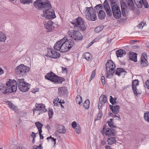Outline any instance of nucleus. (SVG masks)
<instances>
[{
  "mask_svg": "<svg viewBox=\"0 0 149 149\" xmlns=\"http://www.w3.org/2000/svg\"><path fill=\"white\" fill-rule=\"evenodd\" d=\"M35 125L37 127L38 132H41L42 130V128L43 126V125L40 123L39 122H37L35 123Z\"/></svg>",
  "mask_w": 149,
  "mask_h": 149,
  "instance_id": "obj_28",
  "label": "nucleus"
},
{
  "mask_svg": "<svg viewBox=\"0 0 149 149\" xmlns=\"http://www.w3.org/2000/svg\"><path fill=\"white\" fill-rule=\"evenodd\" d=\"M4 73L3 70L2 69H0V75H1Z\"/></svg>",
  "mask_w": 149,
  "mask_h": 149,
  "instance_id": "obj_64",
  "label": "nucleus"
},
{
  "mask_svg": "<svg viewBox=\"0 0 149 149\" xmlns=\"http://www.w3.org/2000/svg\"><path fill=\"white\" fill-rule=\"evenodd\" d=\"M48 113L49 118H51L54 114L53 111L52 109L50 108L49 109V111H48Z\"/></svg>",
  "mask_w": 149,
  "mask_h": 149,
  "instance_id": "obj_41",
  "label": "nucleus"
},
{
  "mask_svg": "<svg viewBox=\"0 0 149 149\" xmlns=\"http://www.w3.org/2000/svg\"><path fill=\"white\" fill-rule=\"evenodd\" d=\"M102 111L101 110H99L98 113L97 115V118H100V119L101 118L102 116Z\"/></svg>",
  "mask_w": 149,
  "mask_h": 149,
  "instance_id": "obj_47",
  "label": "nucleus"
},
{
  "mask_svg": "<svg viewBox=\"0 0 149 149\" xmlns=\"http://www.w3.org/2000/svg\"><path fill=\"white\" fill-rule=\"evenodd\" d=\"M127 5L131 10H135V6L132 0H126Z\"/></svg>",
  "mask_w": 149,
  "mask_h": 149,
  "instance_id": "obj_24",
  "label": "nucleus"
},
{
  "mask_svg": "<svg viewBox=\"0 0 149 149\" xmlns=\"http://www.w3.org/2000/svg\"><path fill=\"white\" fill-rule=\"evenodd\" d=\"M142 4L144 5L145 8H148L149 7L148 4L147 0L144 1L142 2Z\"/></svg>",
  "mask_w": 149,
  "mask_h": 149,
  "instance_id": "obj_46",
  "label": "nucleus"
},
{
  "mask_svg": "<svg viewBox=\"0 0 149 149\" xmlns=\"http://www.w3.org/2000/svg\"><path fill=\"white\" fill-rule=\"evenodd\" d=\"M68 33L71 38L75 40H80L83 38L81 33L78 31L70 30L68 32Z\"/></svg>",
  "mask_w": 149,
  "mask_h": 149,
  "instance_id": "obj_11",
  "label": "nucleus"
},
{
  "mask_svg": "<svg viewBox=\"0 0 149 149\" xmlns=\"http://www.w3.org/2000/svg\"><path fill=\"white\" fill-rule=\"evenodd\" d=\"M57 127L58 129L57 131H56V132H58L59 133L62 134L65 133L66 130L63 126L61 125H58Z\"/></svg>",
  "mask_w": 149,
  "mask_h": 149,
  "instance_id": "obj_26",
  "label": "nucleus"
},
{
  "mask_svg": "<svg viewBox=\"0 0 149 149\" xmlns=\"http://www.w3.org/2000/svg\"><path fill=\"white\" fill-rule=\"evenodd\" d=\"M61 41L62 43L61 45V49L62 50V52L63 53L69 51L75 45L73 40L68 39L67 37L65 36L61 40Z\"/></svg>",
  "mask_w": 149,
  "mask_h": 149,
  "instance_id": "obj_4",
  "label": "nucleus"
},
{
  "mask_svg": "<svg viewBox=\"0 0 149 149\" xmlns=\"http://www.w3.org/2000/svg\"><path fill=\"white\" fill-rule=\"evenodd\" d=\"M127 72L123 68H117L115 72V74L120 76L123 74V73H127Z\"/></svg>",
  "mask_w": 149,
  "mask_h": 149,
  "instance_id": "obj_20",
  "label": "nucleus"
},
{
  "mask_svg": "<svg viewBox=\"0 0 149 149\" xmlns=\"http://www.w3.org/2000/svg\"><path fill=\"white\" fill-rule=\"evenodd\" d=\"M75 131L77 134H79L80 132V128L79 127L77 126L76 128Z\"/></svg>",
  "mask_w": 149,
  "mask_h": 149,
  "instance_id": "obj_49",
  "label": "nucleus"
},
{
  "mask_svg": "<svg viewBox=\"0 0 149 149\" xmlns=\"http://www.w3.org/2000/svg\"><path fill=\"white\" fill-rule=\"evenodd\" d=\"M36 133H35L34 132H32L31 136L33 138H35L36 137Z\"/></svg>",
  "mask_w": 149,
  "mask_h": 149,
  "instance_id": "obj_57",
  "label": "nucleus"
},
{
  "mask_svg": "<svg viewBox=\"0 0 149 149\" xmlns=\"http://www.w3.org/2000/svg\"><path fill=\"white\" fill-rule=\"evenodd\" d=\"M113 120L112 119H110V121H108L107 122V123H108V125L111 127V128H116L118 129V128L116 127V126L114 125L113 124L112 121Z\"/></svg>",
  "mask_w": 149,
  "mask_h": 149,
  "instance_id": "obj_34",
  "label": "nucleus"
},
{
  "mask_svg": "<svg viewBox=\"0 0 149 149\" xmlns=\"http://www.w3.org/2000/svg\"><path fill=\"white\" fill-rule=\"evenodd\" d=\"M71 23L74 26V28L77 27V29L81 31H84L86 29L84 20L80 17H78L72 20Z\"/></svg>",
  "mask_w": 149,
  "mask_h": 149,
  "instance_id": "obj_7",
  "label": "nucleus"
},
{
  "mask_svg": "<svg viewBox=\"0 0 149 149\" xmlns=\"http://www.w3.org/2000/svg\"><path fill=\"white\" fill-rule=\"evenodd\" d=\"M46 56L50 58L56 59L60 57V54L59 53L54 51L52 49H49L48 50Z\"/></svg>",
  "mask_w": 149,
  "mask_h": 149,
  "instance_id": "obj_12",
  "label": "nucleus"
},
{
  "mask_svg": "<svg viewBox=\"0 0 149 149\" xmlns=\"http://www.w3.org/2000/svg\"><path fill=\"white\" fill-rule=\"evenodd\" d=\"M116 54L117 57H121L123 56V55H125L126 54V52L123 49H119L116 51Z\"/></svg>",
  "mask_w": 149,
  "mask_h": 149,
  "instance_id": "obj_23",
  "label": "nucleus"
},
{
  "mask_svg": "<svg viewBox=\"0 0 149 149\" xmlns=\"http://www.w3.org/2000/svg\"><path fill=\"white\" fill-rule=\"evenodd\" d=\"M42 132V131L40 132H39V134L40 138L41 139H43L44 138V137L43 136V135H42L41 134V133Z\"/></svg>",
  "mask_w": 149,
  "mask_h": 149,
  "instance_id": "obj_59",
  "label": "nucleus"
},
{
  "mask_svg": "<svg viewBox=\"0 0 149 149\" xmlns=\"http://www.w3.org/2000/svg\"><path fill=\"white\" fill-rule=\"evenodd\" d=\"M105 148L106 149H113L111 148V147L110 146L108 145L105 146Z\"/></svg>",
  "mask_w": 149,
  "mask_h": 149,
  "instance_id": "obj_62",
  "label": "nucleus"
},
{
  "mask_svg": "<svg viewBox=\"0 0 149 149\" xmlns=\"http://www.w3.org/2000/svg\"><path fill=\"white\" fill-rule=\"evenodd\" d=\"M105 13L103 10H100L99 11L98 13V17L99 19L103 20L105 18Z\"/></svg>",
  "mask_w": 149,
  "mask_h": 149,
  "instance_id": "obj_27",
  "label": "nucleus"
},
{
  "mask_svg": "<svg viewBox=\"0 0 149 149\" xmlns=\"http://www.w3.org/2000/svg\"><path fill=\"white\" fill-rule=\"evenodd\" d=\"M91 54L89 52L85 53L83 55L84 58L87 61H89L91 59Z\"/></svg>",
  "mask_w": 149,
  "mask_h": 149,
  "instance_id": "obj_30",
  "label": "nucleus"
},
{
  "mask_svg": "<svg viewBox=\"0 0 149 149\" xmlns=\"http://www.w3.org/2000/svg\"><path fill=\"white\" fill-rule=\"evenodd\" d=\"M145 23H143L142 22H141L139 25V27L140 29H142L143 26L145 25Z\"/></svg>",
  "mask_w": 149,
  "mask_h": 149,
  "instance_id": "obj_53",
  "label": "nucleus"
},
{
  "mask_svg": "<svg viewBox=\"0 0 149 149\" xmlns=\"http://www.w3.org/2000/svg\"><path fill=\"white\" fill-rule=\"evenodd\" d=\"M42 145L40 144L39 146L34 145L33 146V149H41Z\"/></svg>",
  "mask_w": 149,
  "mask_h": 149,
  "instance_id": "obj_48",
  "label": "nucleus"
},
{
  "mask_svg": "<svg viewBox=\"0 0 149 149\" xmlns=\"http://www.w3.org/2000/svg\"><path fill=\"white\" fill-rule=\"evenodd\" d=\"M132 88L134 94L136 95H137L138 93H137V91H136V87H132Z\"/></svg>",
  "mask_w": 149,
  "mask_h": 149,
  "instance_id": "obj_51",
  "label": "nucleus"
},
{
  "mask_svg": "<svg viewBox=\"0 0 149 149\" xmlns=\"http://www.w3.org/2000/svg\"><path fill=\"white\" fill-rule=\"evenodd\" d=\"M46 128L48 130H51V127L49 125H47L46 126Z\"/></svg>",
  "mask_w": 149,
  "mask_h": 149,
  "instance_id": "obj_63",
  "label": "nucleus"
},
{
  "mask_svg": "<svg viewBox=\"0 0 149 149\" xmlns=\"http://www.w3.org/2000/svg\"><path fill=\"white\" fill-rule=\"evenodd\" d=\"M120 115L119 114H118L117 115L114 114L113 117H117L118 118L119 120H120L121 119V118H120Z\"/></svg>",
  "mask_w": 149,
  "mask_h": 149,
  "instance_id": "obj_60",
  "label": "nucleus"
},
{
  "mask_svg": "<svg viewBox=\"0 0 149 149\" xmlns=\"http://www.w3.org/2000/svg\"><path fill=\"white\" fill-rule=\"evenodd\" d=\"M67 88L65 87H59L58 88V93L60 95H64L67 93Z\"/></svg>",
  "mask_w": 149,
  "mask_h": 149,
  "instance_id": "obj_17",
  "label": "nucleus"
},
{
  "mask_svg": "<svg viewBox=\"0 0 149 149\" xmlns=\"http://www.w3.org/2000/svg\"><path fill=\"white\" fill-rule=\"evenodd\" d=\"M116 132L115 130L112 128L110 129L108 128L106 129L105 134L109 136H115L116 134Z\"/></svg>",
  "mask_w": 149,
  "mask_h": 149,
  "instance_id": "obj_15",
  "label": "nucleus"
},
{
  "mask_svg": "<svg viewBox=\"0 0 149 149\" xmlns=\"http://www.w3.org/2000/svg\"><path fill=\"white\" fill-rule=\"evenodd\" d=\"M146 55L145 53H143L141 57V65L142 67L146 66L148 65V62L146 59L145 56Z\"/></svg>",
  "mask_w": 149,
  "mask_h": 149,
  "instance_id": "obj_16",
  "label": "nucleus"
},
{
  "mask_svg": "<svg viewBox=\"0 0 149 149\" xmlns=\"http://www.w3.org/2000/svg\"><path fill=\"white\" fill-rule=\"evenodd\" d=\"M89 104L90 101L89 100H87L84 102L83 104V107L85 108L88 109L89 107Z\"/></svg>",
  "mask_w": 149,
  "mask_h": 149,
  "instance_id": "obj_35",
  "label": "nucleus"
},
{
  "mask_svg": "<svg viewBox=\"0 0 149 149\" xmlns=\"http://www.w3.org/2000/svg\"><path fill=\"white\" fill-rule=\"evenodd\" d=\"M103 5L105 11L109 17H111L112 15V12L114 17L116 19L120 18L121 16V13L120 9V8L117 4H114L111 7V11L108 1L105 0Z\"/></svg>",
  "mask_w": 149,
  "mask_h": 149,
  "instance_id": "obj_3",
  "label": "nucleus"
},
{
  "mask_svg": "<svg viewBox=\"0 0 149 149\" xmlns=\"http://www.w3.org/2000/svg\"><path fill=\"white\" fill-rule=\"evenodd\" d=\"M101 80L102 84L103 85H104L105 82V78L104 76H102L101 77Z\"/></svg>",
  "mask_w": 149,
  "mask_h": 149,
  "instance_id": "obj_54",
  "label": "nucleus"
},
{
  "mask_svg": "<svg viewBox=\"0 0 149 149\" xmlns=\"http://www.w3.org/2000/svg\"><path fill=\"white\" fill-rule=\"evenodd\" d=\"M85 13H87L86 15V18L89 20L95 21L96 20L97 17L94 9L91 6L86 7Z\"/></svg>",
  "mask_w": 149,
  "mask_h": 149,
  "instance_id": "obj_9",
  "label": "nucleus"
},
{
  "mask_svg": "<svg viewBox=\"0 0 149 149\" xmlns=\"http://www.w3.org/2000/svg\"><path fill=\"white\" fill-rule=\"evenodd\" d=\"M71 125L72 127L74 129H75L77 126V123L75 121H74L72 122Z\"/></svg>",
  "mask_w": 149,
  "mask_h": 149,
  "instance_id": "obj_52",
  "label": "nucleus"
},
{
  "mask_svg": "<svg viewBox=\"0 0 149 149\" xmlns=\"http://www.w3.org/2000/svg\"><path fill=\"white\" fill-rule=\"evenodd\" d=\"M109 107L111 110L114 113L117 114L119 111V110L120 107L118 105L113 106L110 105Z\"/></svg>",
  "mask_w": 149,
  "mask_h": 149,
  "instance_id": "obj_19",
  "label": "nucleus"
},
{
  "mask_svg": "<svg viewBox=\"0 0 149 149\" xmlns=\"http://www.w3.org/2000/svg\"><path fill=\"white\" fill-rule=\"evenodd\" d=\"M106 142L104 140H102L101 142V144L102 146H103L105 144Z\"/></svg>",
  "mask_w": 149,
  "mask_h": 149,
  "instance_id": "obj_61",
  "label": "nucleus"
},
{
  "mask_svg": "<svg viewBox=\"0 0 149 149\" xmlns=\"http://www.w3.org/2000/svg\"><path fill=\"white\" fill-rule=\"evenodd\" d=\"M56 139L53 137L52 138H51V139L49 140V142L51 141L53 142V144H54V145H55L56 143Z\"/></svg>",
  "mask_w": 149,
  "mask_h": 149,
  "instance_id": "obj_50",
  "label": "nucleus"
},
{
  "mask_svg": "<svg viewBox=\"0 0 149 149\" xmlns=\"http://www.w3.org/2000/svg\"><path fill=\"white\" fill-rule=\"evenodd\" d=\"M139 84V81L138 79H135L133 81L132 84V86L134 87H136Z\"/></svg>",
  "mask_w": 149,
  "mask_h": 149,
  "instance_id": "obj_38",
  "label": "nucleus"
},
{
  "mask_svg": "<svg viewBox=\"0 0 149 149\" xmlns=\"http://www.w3.org/2000/svg\"><path fill=\"white\" fill-rule=\"evenodd\" d=\"M120 4L121 5V9H125V8L127 7L125 2L124 0H120Z\"/></svg>",
  "mask_w": 149,
  "mask_h": 149,
  "instance_id": "obj_36",
  "label": "nucleus"
},
{
  "mask_svg": "<svg viewBox=\"0 0 149 149\" xmlns=\"http://www.w3.org/2000/svg\"><path fill=\"white\" fill-rule=\"evenodd\" d=\"M121 12L122 15L124 17L128 15V11L125 8L121 9Z\"/></svg>",
  "mask_w": 149,
  "mask_h": 149,
  "instance_id": "obj_37",
  "label": "nucleus"
},
{
  "mask_svg": "<svg viewBox=\"0 0 149 149\" xmlns=\"http://www.w3.org/2000/svg\"><path fill=\"white\" fill-rule=\"evenodd\" d=\"M95 8L97 10H98L99 9H102L103 8L102 5L101 4H99L96 6L95 7Z\"/></svg>",
  "mask_w": 149,
  "mask_h": 149,
  "instance_id": "obj_45",
  "label": "nucleus"
},
{
  "mask_svg": "<svg viewBox=\"0 0 149 149\" xmlns=\"http://www.w3.org/2000/svg\"><path fill=\"white\" fill-rule=\"evenodd\" d=\"M8 86V89L6 90L5 93H9L15 92L17 89V85L20 91L25 92L28 91L30 88V85L24 81V79H18L17 81L14 79H10L9 81L7 82V86Z\"/></svg>",
  "mask_w": 149,
  "mask_h": 149,
  "instance_id": "obj_2",
  "label": "nucleus"
},
{
  "mask_svg": "<svg viewBox=\"0 0 149 149\" xmlns=\"http://www.w3.org/2000/svg\"><path fill=\"white\" fill-rule=\"evenodd\" d=\"M6 37L5 34L0 31V41L4 42L6 40Z\"/></svg>",
  "mask_w": 149,
  "mask_h": 149,
  "instance_id": "obj_29",
  "label": "nucleus"
},
{
  "mask_svg": "<svg viewBox=\"0 0 149 149\" xmlns=\"http://www.w3.org/2000/svg\"><path fill=\"white\" fill-rule=\"evenodd\" d=\"M107 101L106 96L105 95H102L99 99L98 102V108L99 110H101L100 109L102 106V103H105Z\"/></svg>",
  "mask_w": 149,
  "mask_h": 149,
  "instance_id": "obj_14",
  "label": "nucleus"
},
{
  "mask_svg": "<svg viewBox=\"0 0 149 149\" xmlns=\"http://www.w3.org/2000/svg\"><path fill=\"white\" fill-rule=\"evenodd\" d=\"M29 68L24 64H21L16 68L15 73L19 76H24L26 75L29 70Z\"/></svg>",
  "mask_w": 149,
  "mask_h": 149,
  "instance_id": "obj_8",
  "label": "nucleus"
},
{
  "mask_svg": "<svg viewBox=\"0 0 149 149\" xmlns=\"http://www.w3.org/2000/svg\"><path fill=\"white\" fill-rule=\"evenodd\" d=\"M135 3L138 8H142V3L141 0H137L135 2Z\"/></svg>",
  "mask_w": 149,
  "mask_h": 149,
  "instance_id": "obj_31",
  "label": "nucleus"
},
{
  "mask_svg": "<svg viewBox=\"0 0 149 149\" xmlns=\"http://www.w3.org/2000/svg\"><path fill=\"white\" fill-rule=\"evenodd\" d=\"M112 136H109L107 139L108 143L109 145H112L115 143L116 142V138L112 137Z\"/></svg>",
  "mask_w": 149,
  "mask_h": 149,
  "instance_id": "obj_25",
  "label": "nucleus"
},
{
  "mask_svg": "<svg viewBox=\"0 0 149 149\" xmlns=\"http://www.w3.org/2000/svg\"><path fill=\"white\" fill-rule=\"evenodd\" d=\"M109 1L111 2L110 5L111 7L112 6H113L114 4H116L114 0H109Z\"/></svg>",
  "mask_w": 149,
  "mask_h": 149,
  "instance_id": "obj_55",
  "label": "nucleus"
},
{
  "mask_svg": "<svg viewBox=\"0 0 149 149\" xmlns=\"http://www.w3.org/2000/svg\"><path fill=\"white\" fill-rule=\"evenodd\" d=\"M61 40L58 41L57 42L55 43L54 46V49L55 50H56L57 51H59L60 52H62V51L61 49V45H62V42H61Z\"/></svg>",
  "mask_w": 149,
  "mask_h": 149,
  "instance_id": "obj_21",
  "label": "nucleus"
},
{
  "mask_svg": "<svg viewBox=\"0 0 149 149\" xmlns=\"http://www.w3.org/2000/svg\"><path fill=\"white\" fill-rule=\"evenodd\" d=\"M44 27L47 31L49 32H51L54 29V26L53 25V23L52 21L48 20V21L43 22Z\"/></svg>",
  "mask_w": 149,
  "mask_h": 149,
  "instance_id": "obj_13",
  "label": "nucleus"
},
{
  "mask_svg": "<svg viewBox=\"0 0 149 149\" xmlns=\"http://www.w3.org/2000/svg\"><path fill=\"white\" fill-rule=\"evenodd\" d=\"M107 71L106 77L109 79L112 78L115 72V64L111 60H109L106 64Z\"/></svg>",
  "mask_w": 149,
  "mask_h": 149,
  "instance_id": "obj_6",
  "label": "nucleus"
},
{
  "mask_svg": "<svg viewBox=\"0 0 149 149\" xmlns=\"http://www.w3.org/2000/svg\"><path fill=\"white\" fill-rule=\"evenodd\" d=\"M45 77L46 79L49 80L57 84H61L65 80L64 78L59 77L52 72L47 73L45 76Z\"/></svg>",
  "mask_w": 149,
  "mask_h": 149,
  "instance_id": "obj_5",
  "label": "nucleus"
},
{
  "mask_svg": "<svg viewBox=\"0 0 149 149\" xmlns=\"http://www.w3.org/2000/svg\"><path fill=\"white\" fill-rule=\"evenodd\" d=\"M9 107L10 109L15 111H16L18 109L17 107L12 103H9Z\"/></svg>",
  "mask_w": 149,
  "mask_h": 149,
  "instance_id": "obj_33",
  "label": "nucleus"
},
{
  "mask_svg": "<svg viewBox=\"0 0 149 149\" xmlns=\"http://www.w3.org/2000/svg\"><path fill=\"white\" fill-rule=\"evenodd\" d=\"M36 108L33 111V114L37 113L36 115L38 116L41 114L47 111V109L45 108V106L43 104L36 103L35 104Z\"/></svg>",
  "mask_w": 149,
  "mask_h": 149,
  "instance_id": "obj_10",
  "label": "nucleus"
},
{
  "mask_svg": "<svg viewBox=\"0 0 149 149\" xmlns=\"http://www.w3.org/2000/svg\"><path fill=\"white\" fill-rule=\"evenodd\" d=\"M34 6L38 10L43 11V13L41 14L42 18L52 20L56 17L54 10L48 0H36L34 3Z\"/></svg>",
  "mask_w": 149,
  "mask_h": 149,
  "instance_id": "obj_1",
  "label": "nucleus"
},
{
  "mask_svg": "<svg viewBox=\"0 0 149 149\" xmlns=\"http://www.w3.org/2000/svg\"><path fill=\"white\" fill-rule=\"evenodd\" d=\"M103 28V26H98L96 27L95 29V31L96 33H98L101 31Z\"/></svg>",
  "mask_w": 149,
  "mask_h": 149,
  "instance_id": "obj_42",
  "label": "nucleus"
},
{
  "mask_svg": "<svg viewBox=\"0 0 149 149\" xmlns=\"http://www.w3.org/2000/svg\"><path fill=\"white\" fill-rule=\"evenodd\" d=\"M38 90H39V89L38 88H36V89H33L32 90L31 92L33 93H35L36 92L38 91Z\"/></svg>",
  "mask_w": 149,
  "mask_h": 149,
  "instance_id": "obj_58",
  "label": "nucleus"
},
{
  "mask_svg": "<svg viewBox=\"0 0 149 149\" xmlns=\"http://www.w3.org/2000/svg\"><path fill=\"white\" fill-rule=\"evenodd\" d=\"M144 118L145 120L149 123V112L144 113Z\"/></svg>",
  "mask_w": 149,
  "mask_h": 149,
  "instance_id": "obj_40",
  "label": "nucleus"
},
{
  "mask_svg": "<svg viewBox=\"0 0 149 149\" xmlns=\"http://www.w3.org/2000/svg\"><path fill=\"white\" fill-rule=\"evenodd\" d=\"M95 74L96 71L95 70L93 71L91 76L89 79V81L90 82L91 81L92 79H93L94 78L95 76Z\"/></svg>",
  "mask_w": 149,
  "mask_h": 149,
  "instance_id": "obj_43",
  "label": "nucleus"
},
{
  "mask_svg": "<svg viewBox=\"0 0 149 149\" xmlns=\"http://www.w3.org/2000/svg\"><path fill=\"white\" fill-rule=\"evenodd\" d=\"M116 100L117 98L116 97L113 98L112 96L111 95L110 96V102L112 105L116 104Z\"/></svg>",
  "mask_w": 149,
  "mask_h": 149,
  "instance_id": "obj_32",
  "label": "nucleus"
},
{
  "mask_svg": "<svg viewBox=\"0 0 149 149\" xmlns=\"http://www.w3.org/2000/svg\"><path fill=\"white\" fill-rule=\"evenodd\" d=\"M8 86H7V83H6V86H5V84L3 83L2 82H0V91H1L4 94H8L9 93H5V92H6V91H6V90H7V89H8V88H10V87H8Z\"/></svg>",
  "mask_w": 149,
  "mask_h": 149,
  "instance_id": "obj_18",
  "label": "nucleus"
},
{
  "mask_svg": "<svg viewBox=\"0 0 149 149\" xmlns=\"http://www.w3.org/2000/svg\"><path fill=\"white\" fill-rule=\"evenodd\" d=\"M146 86L147 87V88L149 89V79H148L146 82Z\"/></svg>",
  "mask_w": 149,
  "mask_h": 149,
  "instance_id": "obj_56",
  "label": "nucleus"
},
{
  "mask_svg": "<svg viewBox=\"0 0 149 149\" xmlns=\"http://www.w3.org/2000/svg\"><path fill=\"white\" fill-rule=\"evenodd\" d=\"M20 1L23 4H29L31 2V0H20Z\"/></svg>",
  "mask_w": 149,
  "mask_h": 149,
  "instance_id": "obj_44",
  "label": "nucleus"
},
{
  "mask_svg": "<svg viewBox=\"0 0 149 149\" xmlns=\"http://www.w3.org/2000/svg\"><path fill=\"white\" fill-rule=\"evenodd\" d=\"M82 98L80 95H78L77 96L76 101L77 104L80 105L82 102Z\"/></svg>",
  "mask_w": 149,
  "mask_h": 149,
  "instance_id": "obj_39",
  "label": "nucleus"
},
{
  "mask_svg": "<svg viewBox=\"0 0 149 149\" xmlns=\"http://www.w3.org/2000/svg\"><path fill=\"white\" fill-rule=\"evenodd\" d=\"M137 54L133 52L129 53V58L130 60L133 61L135 62L137 61Z\"/></svg>",
  "mask_w": 149,
  "mask_h": 149,
  "instance_id": "obj_22",
  "label": "nucleus"
}]
</instances>
